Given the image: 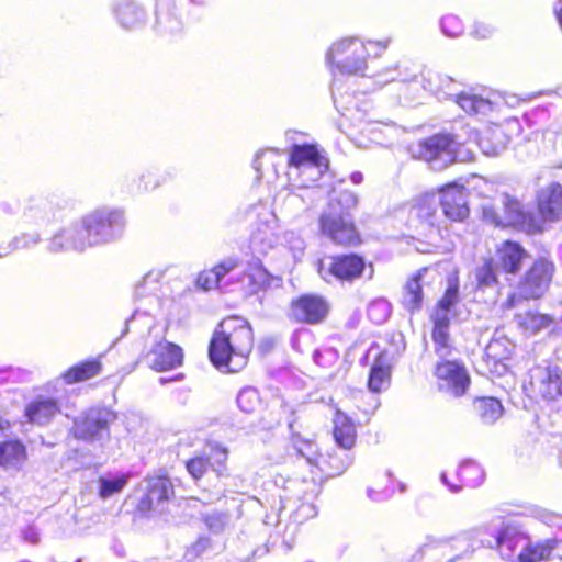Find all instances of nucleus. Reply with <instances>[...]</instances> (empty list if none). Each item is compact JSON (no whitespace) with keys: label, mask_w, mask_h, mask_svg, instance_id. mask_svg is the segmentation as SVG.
Here are the masks:
<instances>
[{"label":"nucleus","mask_w":562,"mask_h":562,"mask_svg":"<svg viewBox=\"0 0 562 562\" xmlns=\"http://www.w3.org/2000/svg\"><path fill=\"white\" fill-rule=\"evenodd\" d=\"M535 517L554 529L551 538L531 544L515 516H494L486 525L468 530L453 541L463 552L457 558L471 554L477 547H497L503 559L512 560L517 553V562H539L549 558L553 550H562V515L544 508H537ZM562 559V554L559 555Z\"/></svg>","instance_id":"1"},{"label":"nucleus","mask_w":562,"mask_h":562,"mask_svg":"<svg viewBox=\"0 0 562 562\" xmlns=\"http://www.w3.org/2000/svg\"><path fill=\"white\" fill-rule=\"evenodd\" d=\"M254 347L250 324L243 317L231 316L222 321L210 341L211 362L223 372H238L246 364Z\"/></svg>","instance_id":"2"},{"label":"nucleus","mask_w":562,"mask_h":562,"mask_svg":"<svg viewBox=\"0 0 562 562\" xmlns=\"http://www.w3.org/2000/svg\"><path fill=\"white\" fill-rule=\"evenodd\" d=\"M358 205L357 195L349 190H333L326 209L318 218L323 236L337 245H355L359 240L351 212Z\"/></svg>","instance_id":"3"},{"label":"nucleus","mask_w":562,"mask_h":562,"mask_svg":"<svg viewBox=\"0 0 562 562\" xmlns=\"http://www.w3.org/2000/svg\"><path fill=\"white\" fill-rule=\"evenodd\" d=\"M390 41L364 42L358 36H349L334 42L326 52V63L331 67L333 72L340 75L372 77L368 72V57L370 55L368 46H378L385 50ZM336 74H334L335 76Z\"/></svg>","instance_id":"4"},{"label":"nucleus","mask_w":562,"mask_h":562,"mask_svg":"<svg viewBox=\"0 0 562 562\" xmlns=\"http://www.w3.org/2000/svg\"><path fill=\"white\" fill-rule=\"evenodd\" d=\"M87 249L117 239L124 229L125 218L121 210L100 207L78 221Z\"/></svg>","instance_id":"5"},{"label":"nucleus","mask_w":562,"mask_h":562,"mask_svg":"<svg viewBox=\"0 0 562 562\" xmlns=\"http://www.w3.org/2000/svg\"><path fill=\"white\" fill-rule=\"evenodd\" d=\"M470 139V130L462 126L461 132L439 133L422 139L413 155L430 164L432 169L442 170L457 160L459 147Z\"/></svg>","instance_id":"6"},{"label":"nucleus","mask_w":562,"mask_h":562,"mask_svg":"<svg viewBox=\"0 0 562 562\" xmlns=\"http://www.w3.org/2000/svg\"><path fill=\"white\" fill-rule=\"evenodd\" d=\"M482 217L486 223L496 227L513 226L527 233H535L540 229L536 217L522 209L521 203L509 194H501L499 205L484 203Z\"/></svg>","instance_id":"7"},{"label":"nucleus","mask_w":562,"mask_h":562,"mask_svg":"<svg viewBox=\"0 0 562 562\" xmlns=\"http://www.w3.org/2000/svg\"><path fill=\"white\" fill-rule=\"evenodd\" d=\"M553 271L552 262L546 259L536 260L519 282L517 291L508 294L502 307L510 310L516 307L521 300L541 297L549 288Z\"/></svg>","instance_id":"8"},{"label":"nucleus","mask_w":562,"mask_h":562,"mask_svg":"<svg viewBox=\"0 0 562 562\" xmlns=\"http://www.w3.org/2000/svg\"><path fill=\"white\" fill-rule=\"evenodd\" d=\"M524 389L526 394L535 401L555 402L562 398V367L559 364L532 367Z\"/></svg>","instance_id":"9"},{"label":"nucleus","mask_w":562,"mask_h":562,"mask_svg":"<svg viewBox=\"0 0 562 562\" xmlns=\"http://www.w3.org/2000/svg\"><path fill=\"white\" fill-rule=\"evenodd\" d=\"M114 418L113 412L105 407H90L75 417L71 432L77 439L101 442L109 439V425Z\"/></svg>","instance_id":"10"},{"label":"nucleus","mask_w":562,"mask_h":562,"mask_svg":"<svg viewBox=\"0 0 562 562\" xmlns=\"http://www.w3.org/2000/svg\"><path fill=\"white\" fill-rule=\"evenodd\" d=\"M438 389L451 396L460 397L470 386V375L465 366L453 358H440L435 369Z\"/></svg>","instance_id":"11"},{"label":"nucleus","mask_w":562,"mask_h":562,"mask_svg":"<svg viewBox=\"0 0 562 562\" xmlns=\"http://www.w3.org/2000/svg\"><path fill=\"white\" fill-rule=\"evenodd\" d=\"M364 267V259L356 254L331 256L319 260L318 273L327 282L331 279L352 282L361 277Z\"/></svg>","instance_id":"12"},{"label":"nucleus","mask_w":562,"mask_h":562,"mask_svg":"<svg viewBox=\"0 0 562 562\" xmlns=\"http://www.w3.org/2000/svg\"><path fill=\"white\" fill-rule=\"evenodd\" d=\"M228 449L220 443L209 445L201 454L186 462V469L194 480H200L210 469L218 477L227 475Z\"/></svg>","instance_id":"13"},{"label":"nucleus","mask_w":562,"mask_h":562,"mask_svg":"<svg viewBox=\"0 0 562 562\" xmlns=\"http://www.w3.org/2000/svg\"><path fill=\"white\" fill-rule=\"evenodd\" d=\"M238 282L246 295H252L260 291L282 285V279L269 273L259 258H252L247 262V267Z\"/></svg>","instance_id":"14"},{"label":"nucleus","mask_w":562,"mask_h":562,"mask_svg":"<svg viewBox=\"0 0 562 562\" xmlns=\"http://www.w3.org/2000/svg\"><path fill=\"white\" fill-rule=\"evenodd\" d=\"M145 494L139 499L138 509L140 512H155L162 514L166 509V503L173 495V486L166 476L149 477L145 481Z\"/></svg>","instance_id":"15"},{"label":"nucleus","mask_w":562,"mask_h":562,"mask_svg":"<svg viewBox=\"0 0 562 562\" xmlns=\"http://www.w3.org/2000/svg\"><path fill=\"white\" fill-rule=\"evenodd\" d=\"M439 196L445 218L463 222L469 216L468 192L463 186L449 183L440 190Z\"/></svg>","instance_id":"16"},{"label":"nucleus","mask_w":562,"mask_h":562,"mask_svg":"<svg viewBox=\"0 0 562 562\" xmlns=\"http://www.w3.org/2000/svg\"><path fill=\"white\" fill-rule=\"evenodd\" d=\"M143 359L150 369L161 372L179 367L182 363L183 353L178 345L160 339L144 353Z\"/></svg>","instance_id":"17"},{"label":"nucleus","mask_w":562,"mask_h":562,"mask_svg":"<svg viewBox=\"0 0 562 562\" xmlns=\"http://www.w3.org/2000/svg\"><path fill=\"white\" fill-rule=\"evenodd\" d=\"M329 311L327 301L315 294L301 295L291 304V315L297 322L317 324L325 319Z\"/></svg>","instance_id":"18"},{"label":"nucleus","mask_w":562,"mask_h":562,"mask_svg":"<svg viewBox=\"0 0 562 562\" xmlns=\"http://www.w3.org/2000/svg\"><path fill=\"white\" fill-rule=\"evenodd\" d=\"M56 217V209L52 201L43 195L30 196L26 199L21 221L24 225L44 227Z\"/></svg>","instance_id":"19"},{"label":"nucleus","mask_w":562,"mask_h":562,"mask_svg":"<svg viewBox=\"0 0 562 562\" xmlns=\"http://www.w3.org/2000/svg\"><path fill=\"white\" fill-rule=\"evenodd\" d=\"M86 249L78 222L55 233L47 244V251L52 254L70 250L82 252Z\"/></svg>","instance_id":"20"},{"label":"nucleus","mask_w":562,"mask_h":562,"mask_svg":"<svg viewBox=\"0 0 562 562\" xmlns=\"http://www.w3.org/2000/svg\"><path fill=\"white\" fill-rule=\"evenodd\" d=\"M59 413L60 405L52 396L40 395L25 406V417L38 426L48 425Z\"/></svg>","instance_id":"21"},{"label":"nucleus","mask_w":562,"mask_h":562,"mask_svg":"<svg viewBox=\"0 0 562 562\" xmlns=\"http://www.w3.org/2000/svg\"><path fill=\"white\" fill-rule=\"evenodd\" d=\"M538 211L544 221H555L562 214V186L552 182L537 194Z\"/></svg>","instance_id":"22"},{"label":"nucleus","mask_w":562,"mask_h":562,"mask_svg":"<svg viewBox=\"0 0 562 562\" xmlns=\"http://www.w3.org/2000/svg\"><path fill=\"white\" fill-rule=\"evenodd\" d=\"M528 252L516 241L506 240L496 250V267L506 273H516L520 270Z\"/></svg>","instance_id":"23"},{"label":"nucleus","mask_w":562,"mask_h":562,"mask_svg":"<svg viewBox=\"0 0 562 562\" xmlns=\"http://www.w3.org/2000/svg\"><path fill=\"white\" fill-rule=\"evenodd\" d=\"M411 216L431 228L439 227L443 216L440 207V196L426 194L418 199L411 211Z\"/></svg>","instance_id":"24"},{"label":"nucleus","mask_w":562,"mask_h":562,"mask_svg":"<svg viewBox=\"0 0 562 562\" xmlns=\"http://www.w3.org/2000/svg\"><path fill=\"white\" fill-rule=\"evenodd\" d=\"M112 11L120 26L125 30L138 29L146 21L145 10L131 0H120L115 2L112 7Z\"/></svg>","instance_id":"25"},{"label":"nucleus","mask_w":562,"mask_h":562,"mask_svg":"<svg viewBox=\"0 0 562 562\" xmlns=\"http://www.w3.org/2000/svg\"><path fill=\"white\" fill-rule=\"evenodd\" d=\"M392 359L393 357H390V351L387 350L382 351L375 358L368 379V387L371 392L380 393L389 387Z\"/></svg>","instance_id":"26"},{"label":"nucleus","mask_w":562,"mask_h":562,"mask_svg":"<svg viewBox=\"0 0 562 562\" xmlns=\"http://www.w3.org/2000/svg\"><path fill=\"white\" fill-rule=\"evenodd\" d=\"M237 266L238 259L236 257L226 258L213 269L201 272L198 277L196 283L204 290L220 288L224 277L236 269Z\"/></svg>","instance_id":"27"},{"label":"nucleus","mask_w":562,"mask_h":562,"mask_svg":"<svg viewBox=\"0 0 562 562\" xmlns=\"http://www.w3.org/2000/svg\"><path fill=\"white\" fill-rule=\"evenodd\" d=\"M416 76V67L407 61L398 63L394 67H386L372 74L374 82L380 87L395 80L403 82L411 81L414 80Z\"/></svg>","instance_id":"28"},{"label":"nucleus","mask_w":562,"mask_h":562,"mask_svg":"<svg viewBox=\"0 0 562 562\" xmlns=\"http://www.w3.org/2000/svg\"><path fill=\"white\" fill-rule=\"evenodd\" d=\"M454 102L470 115H486L493 110V102L488 98L473 91H460Z\"/></svg>","instance_id":"29"},{"label":"nucleus","mask_w":562,"mask_h":562,"mask_svg":"<svg viewBox=\"0 0 562 562\" xmlns=\"http://www.w3.org/2000/svg\"><path fill=\"white\" fill-rule=\"evenodd\" d=\"M281 156L277 150L267 149L258 153L252 161L254 169L257 171V178L272 180L278 178V167L281 165Z\"/></svg>","instance_id":"30"},{"label":"nucleus","mask_w":562,"mask_h":562,"mask_svg":"<svg viewBox=\"0 0 562 562\" xmlns=\"http://www.w3.org/2000/svg\"><path fill=\"white\" fill-rule=\"evenodd\" d=\"M322 158L325 157L319 154L314 145H294L288 161L290 168L289 176L292 177L295 171H301L303 165H312Z\"/></svg>","instance_id":"31"},{"label":"nucleus","mask_w":562,"mask_h":562,"mask_svg":"<svg viewBox=\"0 0 562 562\" xmlns=\"http://www.w3.org/2000/svg\"><path fill=\"white\" fill-rule=\"evenodd\" d=\"M315 493L305 494L303 497H297L300 504L292 509L296 501L285 497L283 501V509H291V518L295 524H303L304 521L314 518L317 515V507L314 503Z\"/></svg>","instance_id":"32"},{"label":"nucleus","mask_w":562,"mask_h":562,"mask_svg":"<svg viewBox=\"0 0 562 562\" xmlns=\"http://www.w3.org/2000/svg\"><path fill=\"white\" fill-rule=\"evenodd\" d=\"M334 438L344 450L350 449L356 441V428L351 419L344 413L337 412L334 418Z\"/></svg>","instance_id":"33"},{"label":"nucleus","mask_w":562,"mask_h":562,"mask_svg":"<svg viewBox=\"0 0 562 562\" xmlns=\"http://www.w3.org/2000/svg\"><path fill=\"white\" fill-rule=\"evenodd\" d=\"M508 137L499 126L488 127L479 138V146L486 156H497L507 146Z\"/></svg>","instance_id":"34"},{"label":"nucleus","mask_w":562,"mask_h":562,"mask_svg":"<svg viewBox=\"0 0 562 562\" xmlns=\"http://www.w3.org/2000/svg\"><path fill=\"white\" fill-rule=\"evenodd\" d=\"M499 268L496 267V263L493 260H485L481 266L475 269V280L476 288L480 291L492 290L494 291V295L492 300H496L497 296V276L496 271Z\"/></svg>","instance_id":"35"},{"label":"nucleus","mask_w":562,"mask_h":562,"mask_svg":"<svg viewBox=\"0 0 562 562\" xmlns=\"http://www.w3.org/2000/svg\"><path fill=\"white\" fill-rule=\"evenodd\" d=\"M165 182V177L157 170L148 168L143 170L137 178L132 181L131 192L136 194L149 193L160 188Z\"/></svg>","instance_id":"36"},{"label":"nucleus","mask_w":562,"mask_h":562,"mask_svg":"<svg viewBox=\"0 0 562 562\" xmlns=\"http://www.w3.org/2000/svg\"><path fill=\"white\" fill-rule=\"evenodd\" d=\"M423 273L419 271L412 279H409L405 285L402 303L404 307L409 312L420 310L423 303Z\"/></svg>","instance_id":"37"},{"label":"nucleus","mask_w":562,"mask_h":562,"mask_svg":"<svg viewBox=\"0 0 562 562\" xmlns=\"http://www.w3.org/2000/svg\"><path fill=\"white\" fill-rule=\"evenodd\" d=\"M26 457L25 447L18 440L0 443V465L19 468Z\"/></svg>","instance_id":"38"},{"label":"nucleus","mask_w":562,"mask_h":562,"mask_svg":"<svg viewBox=\"0 0 562 562\" xmlns=\"http://www.w3.org/2000/svg\"><path fill=\"white\" fill-rule=\"evenodd\" d=\"M101 363L98 360H87L68 369L63 378L67 384L91 379L100 373Z\"/></svg>","instance_id":"39"},{"label":"nucleus","mask_w":562,"mask_h":562,"mask_svg":"<svg viewBox=\"0 0 562 562\" xmlns=\"http://www.w3.org/2000/svg\"><path fill=\"white\" fill-rule=\"evenodd\" d=\"M474 408L481 422L494 424L503 415V405L495 397H481L475 400Z\"/></svg>","instance_id":"40"},{"label":"nucleus","mask_w":562,"mask_h":562,"mask_svg":"<svg viewBox=\"0 0 562 562\" xmlns=\"http://www.w3.org/2000/svg\"><path fill=\"white\" fill-rule=\"evenodd\" d=\"M458 479L462 483V487H477L483 483L485 472L476 462L465 460L459 467Z\"/></svg>","instance_id":"41"},{"label":"nucleus","mask_w":562,"mask_h":562,"mask_svg":"<svg viewBox=\"0 0 562 562\" xmlns=\"http://www.w3.org/2000/svg\"><path fill=\"white\" fill-rule=\"evenodd\" d=\"M351 459L346 451L335 452L322 457L317 467L323 473L329 476L339 475L350 465Z\"/></svg>","instance_id":"42"},{"label":"nucleus","mask_w":562,"mask_h":562,"mask_svg":"<svg viewBox=\"0 0 562 562\" xmlns=\"http://www.w3.org/2000/svg\"><path fill=\"white\" fill-rule=\"evenodd\" d=\"M41 241L42 234L40 232H23L20 235L14 236L7 246L0 248V258L7 257L16 250L31 249Z\"/></svg>","instance_id":"43"},{"label":"nucleus","mask_w":562,"mask_h":562,"mask_svg":"<svg viewBox=\"0 0 562 562\" xmlns=\"http://www.w3.org/2000/svg\"><path fill=\"white\" fill-rule=\"evenodd\" d=\"M327 168L328 160L326 158H322L312 165H303V169L301 171H295L296 176L301 178L299 186L307 188L312 183H315L321 179Z\"/></svg>","instance_id":"44"},{"label":"nucleus","mask_w":562,"mask_h":562,"mask_svg":"<svg viewBox=\"0 0 562 562\" xmlns=\"http://www.w3.org/2000/svg\"><path fill=\"white\" fill-rule=\"evenodd\" d=\"M276 243L277 238L268 227L259 228L250 237V248L255 255H266Z\"/></svg>","instance_id":"45"},{"label":"nucleus","mask_w":562,"mask_h":562,"mask_svg":"<svg viewBox=\"0 0 562 562\" xmlns=\"http://www.w3.org/2000/svg\"><path fill=\"white\" fill-rule=\"evenodd\" d=\"M293 447L297 456L304 459L307 464L316 468L319 465L323 456L318 453L315 442L297 437L293 442Z\"/></svg>","instance_id":"46"},{"label":"nucleus","mask_w":562,"mask_h":562,"mask_svg":"<svg viewBox=\"0 0 562 562\" xmlns=\"http://www.w3.org/2000/svg\"><path fill=\"white\" fill-rule=\"evenodd\" d=\"M423 88L432 94L442 93V83L452 85L451 77L431 69H424L422 72Z\"/></svg>","instance_id":"47"},{"label":"nucleus","mask_w":562,"mask_h":562,"mask_svg":"<svg viewBox=\"0 0 562 562\" xmlns=\"http://www.w3.org/2000/svg\"><path fill=\"white\" fill-rule=\"evenodd\" d=\"M449 325H434L432 328V340L439 358H447L452 355V349L449 345Z\"/></svg>","instance_id":"48"},{"label":"nucleus","mask_w":562,"mask_h":562,"mask_svg":"<svg viewBox=\"0 0 562 562\" xmlns=\"http://www.w3.org/2000/svg\"><path fill=\"white\" fill-rule=\"evenodd\" d=\"M520 325L531 334H537L553 323V317L548 314L528 312L520 316Z\"/></svg>","instance_id":"49"},{"label":"nucleus","mask_w":562,"mask_h":562,"mask_svg":"<svg viewBox=\"0 0 562 562\" xmlns=\"http://www.w3.org/2000/svg\"><path fill=\"white\" fill-rule=\"evenodd\" d=\"M368 317L369 319L374 324H383L387 321L392 313L391 304L387 300L380 297L376 300H373L368 305Z\"/></svg>","instance_id":"50"},{"label":"nucleus","mask_w":562,"mask_h":562,"mask_svg":"<svg viewBox=\"0 0 562 562\" xmlns=\"http://www.w3.org/2000/svg\"><path fill=\"white\" fill-rule=\"evenodd\" d=\"M449 547L445 540L428 539L414 554V562H422L424 558L435 559L438 553L445 552Z\"/></svg>","instance_id":"51"},{"label":"nucleus","mask_w":562,"mask_h":562,"mask_svg":"<svg viewBox=\"0 0 562 562\" xmlns=\"http://www.w3.org/2000/svg\"><path fill=\"white\" fill-rule=\"evenodd\" d=\"M236 402L239 409L247 414L254 413L260 406L258 391L250 386L244 387L239 391Z\"/></svg>","instance_id":"52"},{"label":"nucleus","mask_w":562,"mask_h":562,"mask_svg":"<svg viewBox=\"0 0 562 562\" xmlns=\"http://www.w3.org/2000/svg\"><path fill=\"white\" fill-rule=\"evenodd\" d=\"M127 483V476L120 475L114 477H101L99 481V494L102 498H108L120 493Z\"/></svg>","instance_id":"53"},{"label":"nucleus","mask_w":562,"mask_h":562,"mask_svg":"<svg viewBox=\"0 0 562 562\" xmlns=\"http://www.w3.org/2000/svg\"><path fill=\"white\" fill-rule=\"evenodd\" d=\"M441 32L448 37H458L464 32L462 21L453 14L445 15L440 21Z\"/></svg>","instance_id":"54"},{"label":"nucleus","mask_w":562,"mask_h":562,"mask_svg":"<svg viewBox=\"0 0 562 562\" xmlns=\"http://www.w3.org/2000/svg\"><path fill=\"white\" fill-rule=\"evenodd\" d=\"M283 239H284L285 246L292 252L293 258L295 260L301 259L302 256L304 255V250H305L304 239L299 234H296L295 232H292V231L286 232L284 234Z\"/></svg>","instance_id":"55"},{"label":"nucleus","mask_w":562,"mask_h":562,"mask_svg":"<svg viewBox=\"0 0 562 562\" xmlns=\"http://www.w3.org/2000/svg\"><path fill=\"white\" fill-rule=\"evenodd\" d=\"M138 321H143V325L148 329L150 330L154 326V319L153 317L150 316V310L149 308H146L144 311H142V306H137L135 308V312L134 314L132 315V317L130 319L126 321L125 323V329L123 330V334L121 337H123L130 329V327L132 325H134L136 322Z\"/></svg>","instance_id":"56"},{"label":"nucleus","mask_w":562,"mask_h":562,"mask_svg":"<svg viewBox=\"0 0 562 562\" xmlns=\"http://www.w3.org/2000/svg\"><path fill=\"white\" fill-rule=\"evenodd\" d=\"M203 520L212 532L218 533L223 531L228 524V516L224 513L214 512L205 515Z\"/></svg>","instance_id":"57"},{"label":"nucleus","mask_w":562,"mask_h":562,"mask_svg":"<svg viewBox=\"0 0 562 562\" xmlns=\"http://www.w3.org/2000/svg\"><path fill=\"white\" fill-rule=\"evenodd\" d=\"M162 273L160 271H150L146 276H144L142 283L137 284L135 288V297L138 300L142 296H145V288L149 283H157L161 278Z\"/></svg>","instance_id":"58"},{"label":"nucleus","mask_w":562,"mask_h":562,"mask_svg":"<svg viewBox=\"0 0 562 562\" xmlns=\"http://www.w3.org/2000/svg\"><path fill=\"white\" fill-rule=\"evenodd\" d=\"M457 301H458V286L450 284L447 288L443 297L438 302L437 306L451 311V307L457 303Z\"/></svg>","instance_id":"59"},{"label":"nucleus","mask_w":562,"mask_h":562,"mask_svg":"<svg viewBox=\"0 0 562 562\" xmlns=\"http://www.w3.org/2000/svg\"><path fill=\"white\" fill-rule=\"evenodd\" d=\"M493 32L492 25L484 22H475L471 34L476 38H488Z\"/></svg>","instance_id":"60"},{"label":"nucleus","mask_w":562,"mask_h":562,"mask_svg":"<svg viewBox=\"0 0 562 562\" xmlns=\"http://www.w3.org/2000/svg\"><path fill=\"white\" fill-rule=\"evenodd\" d=\"M450 313L451 311L443 307L436 306L431 319L434 325H449L450 326Z\"/></svg>","instance_id":"61"},{"label":"nucleus","mask_w":562,"mask_h":562,"mask_svg":"<svg viewBox=\"0 0 562 562\" xmlns=\"http://www.w3.org/2000/svg\"><path fill=\"white\" fill-rule=\"evenodd\" d=\"M452 85L442 83V93L436 94L439 99H453L460 92L459 82L451 78Z\"/></svg>","instance_id":"62"},{"label":"nucleus","mask_w":562,"mask_h":562,"mask_svg":"<svg viewBox=\"0 0 562 562\" xmlns=\"http://www.w3.org/2000/svg\"><path fill=\"white\" fill-rule=\"evenodd\" d=\"M23 540L31 543L36 544L40 541V533L37 529L33 526H27L22 530Z\"/></svg>","instance_id":"63"},{"label":"nucleus","mask_w":562,"mask_h":562,"mask_svg":"<svg viewBox=\"0 0 562 562\" xmlns=\"http://www.w3.org/2000/svg\"><path fill=\"white\" fill-rule=\"evenodd\" d=\"M392 494L391 490L375 491L368 488V496L374 502H382L387 499Z\"/></svg>","instance_id":"64"}]
</instances>
